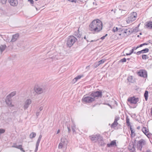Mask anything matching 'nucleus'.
I'll use <instances>...</instances> for the list:
<instances>
[{"label":"nucleus","mask_w":152,"mask_h":152,"mask_svg":"<svg viewBox=\"0 0 152 152\" xmlns=\"http://www.w3.org/2000/svg\"><path fill=\"white\" fill-rule=\"evenodd\" d=\"M31 100L30 99H28L25 102L23 106L24 109L26 110L28 107L29 105L31 103Z\"/></svg>","instance_id":"obj_14"},{"label":"nucleus","mask_w":152,"mask_h":152,"mask_svg":"<svg viewBox=\"0 0 152 152\" xmlns=\"http://www.w3.org/2000/svg\"><path fill=\"white\" fill-rule=\"evenodd\" d=\"M8 1L10 5L13 6H16L18 4L17 0H10Z\"/></svg>","instance_id":"obj_19"},{"label":"nucleus","mask_w":152,"mask_h":152,"mask_svg":"<svg viewBox=\"0 0 152 152\" xmlns=\"http://www.w3.org/2000/svg\"><path fill=\"white\" fill-rule=\"evenodd\" d=\"M61 143H63L64 144H65L67 141V140L64 137H62L61 138Z\"/></svg>","instance_id":"obj_28"},{"label":"nucleus","mask_w":152,"mask_h":152,"mask_svg":"<svg viewBox=\"0 0 152 152\" xmlns=\"http://www.w3.org/2000/svg\"><path fill=\"white\" fill-rule=\"evenodd\" d=\"M7 47V46L5 45H2L0 46V52L2 53L4 51L5 49Z\"/></svg>","instance_id":"obj_23"},{"label":"nucleus","mask_w":152,"mask_h":152,"mask_svg":"<svg viewBox=\"0 0 152 152\" xmlns=\"http://www.w3.org/2000/svg\"><path fill=\"white\" fill-rule=\"evenodd\" d=\"M148 43H144L143 44V45H148Z\"/></svg>","instance_id":"obj_57"},{"label":"nucleus","mask_w":152,"mask_h":152,"mask_svg":"<svg viewBox=\"0 0 152 152\" xmlns=\"http://www.w3.org/2000/svg\"><path fill=\"white\" fill-rule=\"evenodd\" d=\"M5 130L3 129H0V134H2L5 132Z\"/></svg>","instance_id":"obj_40"},{"label":"nucleus","mask_w":152,"mask_h":152,"mask_svg":"<svg viewBox=\"0 0 152 152\" xmlns=\"http://www.w3.org/2000/svg\"><path fill=\"white\" fill-rule=\"evenodd\" d=\"M137 129H140V127L138 126L137 127Z\"/></svg>","instance_id":"obj_59"},{"label":"nucleus","mask_w":152,"mask_h":152,"mask_svg":"<svg viewBox=\"0 0 152 152\" xmlns=\"http://www.w3.org/2000/svg\"><path fill=\"white\" fill-rule=\"evenodd\" d=\"M12 147H14L15 148H18V149H20L21 151L23 152H25L24 150L22 148V145H12Z\"/></svg>","instance_id":"obj_21"},{"label":"nucleus","mask_w":152,"mask_h":152,"mask_svg":"<svg viewBox=\"0 0 152 152\" xmlns=\"http://www.w3.org/2000/svg\"><path fill=\"white\" fill-rule=\"evenodd\" d=\"M83 77V75H78L77 77H75V78L77 80H78L80 79L82 77Z\"/></svg>","instance_id":"obj_37"},{"label":"nucleus","mask_w":152,"mask_h":152,"mask_svg":"<svg viewBox=\"0 0 152 152\" xmlns=\"http://www.w3.org/2000/svg\"><path fill=\"white\" fill-rule=\"evenodd\" d=\"M111 12H113V14H114L115 13V10H113L112 9V10H111V11H110Z\"/></svg>","instance_id":"obj_53"},{"label":"nucleus","mask_w":152,"mask_h":152,"mask_svg":"<svg viewBox=\"0 0 152 152\" xmlns=\"http://www.w3.org/2000/svg\"><path fill=\"white\" fill-rule=\"evenodd\" d=\"M111 97V95L109 93H107L105 94V108L107 110H109L108 107L112 109L115 108V104L117 105V102Z\"/></svg>","instance_id":"obj_2"},{"label":"nucleus","mask_w":152,"mask_h":152,"mask_svg":"<svg viewBox=\"0 0 152 152\" xmlns=\"http://www.w3.org/2000/svg\"><path fill=\"white\" fill-rule=\"evenodd\" d=\"M143 46V44H141L139 46H137V47L136 48V49H137V48H139V47H142Z\"/></svg>","instance_id":"obj_48"},{"label":"nucleus","mask_w":152,"mask_h":152,"mask_svg":"<svg viewBox=\"0 0 152 152\" xmlns=\"http://www.w3.org/2000/svg\"><path fill=\"white\" fill-rule=\"evenodd\" d=\"M71 128L72 130V131L73 133L75 132V129L76 128L75 125L74 124H73V126H71Z\"/></svg>","instance_id":"obj_35"},{"label":"nucleus","mask_w":152,"mask_h":152,"mask_svg":"<svg viewBox=\"0 0 152 152\" xmlns=\"http://www.w3.org/2000/svg\"><path fill=\"white\" fill-rule=\"evenodd\" d=\"M108 147L116 146L117 145L116 143V140H114L111 142L110 143L107 144V145Z\"/></svg>","instance_id":"obj_20"},{"label":"nucleus","mask_w":152,"mask_h":152,"mask_svg":"<svg viewBox=\"0 0 152 152\" xmlns=\"http://www.w3.org/2000/svg\"><path fill=\"white\" fill-rule=\"evenodd\" d=\"M60 132V130L59 129H58L57 131V133H56V134H58V133H59Z\"/></svg>","instance_id":"obj_55"},{"label":"nucleus","mask_w":152,"mask_h":152,"mask_svg":"<svg viewBox=\"0 0 152 152\" xmlns=\"http://www.w3.org/2000/svg\"><path fill=\"white\" fill-rule=\"evenodd\" d=\"M134 48H133L132 49V50H131L130 51V53H131V54H132V53H133L134 52Z\"/></svg>","instance_id":"obj_46"},{"label":"nucleus","mask_w":152,"mask_h":152,"mask_svg":"<svg viewBox=\"0 0 152 152\" xmlns=\"http://www.w3.org/2000/svg\"><path fill=\"white\" fill-rule=\"evenodd\" d=\"M145 25L146 28L149 29L152 28V22L151 21L146 22L145 23Z\"/></svg>","instance_id":"obj_18"},{"label":"nucleus","mask_w":152,"mask_h":152,"mask_svg":"<svg viewBox=\"0 0 152 152\" xmlns=\"http://www.w3.org/2000/svg\"><path fill=\"white\" fill-rule=\"evenodd\" d=\"M16 92L15 91H14L12 92H11L10 94L7 96H9L11 98L12 97L14 96L16 94Z\"/></svg>","instance_id":"obj_29"},{"label":"nucleus","mask_w":152,"mask_h":152,"mask_svg":"<svg viewBox=\"0 0 152 152\" xmlns=\"http://www.w3.org/2000/svg\"><path fill=\"white\" fill-rule=\"evenodd\" d=\"M67 128L68 129V132L69 133L71 132V129L70 128V126H67Z\"/></svg>","instance_id":"obj_45"},{"label":"nucleus","mask_w":152,"mask_h":152,"mask_svg":"<svg viewBox=\"0 0 152 152\" xmlns=\"http://www.w3.org/2000/svg\"><path fill=\"white\" fill-rule=\"evenodd\" d=\"M129 59H130V58H127V60H129Z\"/></svg>","instance_id":"obj_63"},{"label":"nucleus","mask_w":152,"mask_h":152,"mask_svg":"<svg viewBox=\"0 0 152 152\" xmlns=\"http://www.w3.org/2000/svg\"><path fill=\"white\" fill-rule=\"evenodd\" d=\"M39 113H40V112H38V111L37 112V113H36V115L37 116H39Z\"/></svg>","instance_id":"obj_51"},{"label":"nucleus","mask_w":152,"mask_h":152,"mask_svg":"<svg viewBox=\"0 0 152 152\" xmlns=\"http://www.w3.org/2000/svg\"><path fill=\"white\" fill-rule=\"evenodd\" d=\"M119 120V117L118 116H116L115 117L114 121L111 125V127L112 128H114L116 127L118 124L117 121Z\"/></svg>","instance_id":"obj_10"},{"label":"nucleus","mask_w":152,"mask_h":152,"mask_svg":"<svg viewBox=\"0 0 152 152\" xmlns=\"http://www.w3.org/2000/svg\"><path fill=\"white\" fill-rule=\"evenodd\" d=\"M128 101L131 104H136L139 101V99L138 97L135 98L134 96L128 98Z\"/></svg>","instance_id":"obj_9"},{"label":"nucleus","mask_w":152,"mask_h":152,"mask_svg":"<svg viewBox=\"0 0 152 152\" xmlns=\"http://www.w3.org/2000/svg\"><path fill=\"white\" fill-rule=\"evenodd\" d=\"M102 23L101 21L99 19L93 20L90 24L89 30L93 33H97L100 31L102 29Z\"/></svg>","instance_id":"obj_1"},{"label":"nucleus","mask_w":152,"mask_h":152,"mask_svg":"<svg viewBox=\"0 0 152 152\" xmlns=\"http://www.w3.org/2000/svg\"><path fill=\"white\" fill-rule=\"evenodd\" d=\"M127 31H128V30H127V29L125 30H124V31L123 33H126H126L128 32Z\"/></svg>","instance_id":"obj_54"},{"label":"nucleus","mask_w":152,"mask_h":152,"mask_svg":"<svg viewBox=\"0 0 152 152\" xmlns=\"http://www.w3.org/2000/svg\"><path fill=\"white\" fill-rule=\"evenodd\" d=\"M126 123L128 126H129L130 125V124L129 122V119L128 116H126Z\"/></svg>","instance_id":"obj_32"},{"label":"nucleus","mask_w":152,"mask_h":152,"mask_svg":"<svg viewBox=\"0 0 152 152\" xmlns=\"http://www.w3.org/2000/svg\"><path fill=\"white\" fill-rule=\"evenodd\" d=\"M36 135V134L35 132H32L29 135L30 138L32 139L35 137Z\"/></svg>","instance_id":"obj_26"},{"label":"nucleus","mask_w":152,"mask_h":152,"mask_svg":"<svg viewBox=\"0 0 152 152\" xmlns=\"http://www.w3.org/2000/svg\"><path fill=\"white\" fill-rule=\"evenodd\" d=\"M146 144V142L145 140L143 139H140L137 142V150L141 151L142 148L143 146L145 145Z\"/></svg>","instance_id":"obj_7"},{"label":"nucleus","mask_w":152,"mask_h":152,"mask_svg":"<svg viewBox=\"0 0 152 152\" xmlns=\"http://www.w3.org/2000/svg\"><path fill=\"white\" fill-rule=\"evenodd\" d=\"M139 76L144 78L146 77L147 76V72L144 70H140L137 73Z\"/></svg>","instance_id":"obj_11"},{"label":"nucleus","mask_w":152,"mask_h":152,"mask_svg":"<svg viewBox=\"0 0 152 152\" xmlns=\"http://www.w3.org/2000/svg\"><path fill=\"white\" fill-rule=\"evenodd\" d=\"M35 91L38 94L42 93L43 92V90L38 86H35L34 88Z\"/></svg>","instance_id":"obj_12"},{"label":"nucleus","mask_w":152,"mask_h":152,"mask_svg":"<svg viewBox=\"0 0 152 152\" xmlns=\"http://www.w3.org/2000/svg\"><path fill=\"white\" fill-rule=\"evenodd\" d=\"M137 16V14L136 12H133L131 13L127 19L126 20V22L128 23H132L136 19Z\"/></svg>","instance_id":"obj_6"},{"label":"nucleus","mask_w":152,"mask_h":152,"mask_svg":"<svg viewBox=\"0 0 152 152\" xmlns=\"http://www.w3.org/2000/svg\"><path fill=\"white\" fill-rule=\"evenodd\" d=\"M126 59L125 58H123L120 60V61L122 62H124L126 61Z\"/></svg>","instance_id":"obj_42"},{"label":"nucleus","mask_w":152,"mask_h":152,"mask_svg":"<svg viewBox=\"0 0 152 152\" xmlns=\"http://www.w3.org/2000/svg\"><path fill=\"white\" fill-rule=\"evenodd\" d=\"M84 38L85 39H86V36H84Z\"/></svg>","instance_id":"obj_60"},{"label":"nucleus","mask_w":152,"mask_h":152,"mask_svg":"<svg viewBox=\"0 0 152 152\" xmlns=\"http://www.w3.org/2000/svg\"><path fill=\"white\" fill-rule=\"evenodd\" d=\"M118 28L117 27H114L113 28V30L114 32H115L116 31H118Z\"/></svg>","instance_id":"obj_39"},{"label":"nucleus","mask_w":152,"mask_h":152,"mask_svg":"<svg viewBox=\"0 0 152 152\" xmlns=\"http://www.w3.org/2000/svg\"><path fill=\"white\" fill-rule=\"evenodd\" d=\"M130 130L131 132V138L134 137L136 135L135 131L132 129L131 126H130Z\"/></svg>","instance_id":"obj_22"},{"label":"nucleus","mask_w":152,"mask_h":152,"mask_svg":"<svg viewBox=\"0 0 152 152\" xmlns=\"http://www.w3.org/2000/svg\"><path fill=\"white\" fill-rule=\"evenodd\" d=\"M142 58L143 60H146L149 58V57L146 55L143 54L142 55Z\"/></svg>","instance_id":"obj_31"},{"label":"nucleus","mask_w":152,"mask_h":152,"mask_svg":"<svg viewBox=\"0 0 152 152\" xmlns=\"http://www.w3.org/2000/svg\"><path fill=\"white\" fill-rule=\"evenodd\" d=\"M140 35H141V34H141V33H140Z\"/></svg>","instance_id":"obj_64"},{"label":"nucleus","mask_w":152,"mask_h":152,"mask_svg":"<svg viewBox=\"0 0 152 152\" xmlns=\"http://www.w3.org/2000/svg\"><path fill=\"white\" fill-rule=\"evenodd\" d=\"M43 109V107H42V106H41L39 108V110H40V111H41Z\"/></svg>","instance_id":"obj_52"},{"label":"nucleus","mask_w":152,"mask_h":152,"mask_svg":"<svg viewBox=\"0 0 152 152\" xmlns=\"http://www.w3.org/2000/svg\"><path fill=\"white\" fill-rule=\"evenodd\" d=\"M89 137L94 142H98L99 145L103 146L104 144L102 137L99 134L90 136Z\"/></svg>","instance_id":"obj_3"},{"label":"nucleus","mask_w":152,"mask_h":152,"mask_svg":"<svg viewBox=\"0 0 152 152\" xmlns=\"http://www.w3.org/2000/svg\"><path fill=\"white\" fill-rule=\"evenodd\" d=\"M90 96L92 98H94V101L95 99H97L99 98H101L102 96V92L100 91H94L91 92L90 94Z\"/></svg>","instance_id":"obj_5"},{"label":"nucleus","mask_w":152,"mask_h":152,"mask_svg":"<svg viewBox=\"0 0 152 152\" xmlns=\"http://www.w3.org/2000/svg\"><path fill=\"white\" fill-rule=\"evenodd\" d=\"M74 35L78 38H80L81 35L79 33V32H75L74 33Z\"/></svg>","instance_id":"obj_30"},{"label":"nucleus","mask_w":152,"mask_h":152,"mask_svg":"<svg viewBox=\"0 0 152 152\" xmlns=\"http://www.w3.org/2000/svg\"><path fill=\"white\" fill-rule=\"evenodd\" d=\"M149 51V49L148 48H145L141 50L142 53H147Z\"/></svg>","instance_id":"obj_27"},{"label":"nucleus","mask_w":152,"mask_h":152,"mask_svg":"<svg viewBox=\"0 0 152 152\" xmlns=\"http://www.w3.org/2000/svg\"><path fill=\"white\" fill-rule=\"evenodd\" d=\"M131 53H126V55L127 56H128V55H131Z\"/></svg>","instance_id":"obj_56"},{"label":"nucleus","mask_w":152,"mask_h":152,"mask_svg":"<svg viewBox=\"0 0 152 152\" xmlns=\"http://www.w3.org/2000/svg\"><path fill=\"white\" fill-rule=\"evenodd\" d=\"M89 67V66H87L86 67V68L87 69V68H88V67Z\"/></svg>","instance_id":"obj_62"},{"label":"nucleus","mask_w":152,"mask_h":152,"mask_svg":"<svg viewBox=\"0 0 152 152\" xmlns=\"http://www.w3.org/2000/svg\"><path fill=\"white\" fill-rule=\"evenodd\" d=\"M82 101L83 103H90L94 101V99L90 96H86V95H84L82 99Z\"/></svg>","instance_id":"obj_8"},{"label":"nucleus","mask_w":152,"mask_h":152,"mask_svg":"<svg viewBox=\"0 0 152 152\" xmlns=\"http://www.w3.org/2000/svg\"><path fill=\"white\" fill-rule=\"evenodd\" d=\"M5 102L7 105L10 106L11 107L14 106V105L12 104L11 98L9 96H7L6 97Z\"/></svg>","instance_id":"obj_13"},{"label":"nucleus","mask_w":152,"mask_h":152,"mask_svg":"<svg viewBox=\"0 0 152 152\" xmlns=\"http://www.w3.org/2000/svg\"><path fill=\"white\" fill-rule=\"evenodd\" d=\"M77 80L75 78L72 80V83H73V84H74L77 82Z\"/></svg>","instance_id":"obj_44"},{"label":"nucleus","mask_w":152,"mask_h":152,"mask_svg":"<svg viewBox=\"0 0 152 152\" xmlns=\"http://www.w3.org/2000/svg\"><path fill=\"white\" fill-rule=\"evenodd\" d=\"M151 133H148L147 134H146L145 135L147 136V137L149 138L151 137Z\"/></svg>","instance_id":"obj_41"},{"label":"nucleus","mask_w":152,"mask_h":152,"mask_svg":"<svg viewBox=\"0 0 152 152\" xmlns=\"http://www.w3.org/2000/svg\"><path fill=\"white\" fill-rule=\"evenodd\" d=\"M42 135L40 134L39 136V137L37 140V142L36 143V148H35V152H37V151H38V147H39L40 141H41V139L42 138Z\"/></svg>","instance_id":"obj_15"},{"label":"nucleus","mask_w":152,"mask_h":152,"mask_svg":"<svg viewBox=\"0 0 152 152\" xmlns=\"http://www.w3.org/2000/svg\"><path fill=\"white\" fill-rule=\"evenodd\" d=\"M101 39H104V36H103V37H102L101 38Z\"/></svg>","instance_id":"obj_58"},{"label":"nucleus","mask_w":152,"mask_h":152,"mask_svg":"<svg viewBox=\"0 0 152 152\" xmlns=\"http://www.w3.org/2000/svg\"><path fill=\"white\" fill-rule=\"evenodd\" d=\"M128 149L132 152H134L135 150V148L133 142L132 143H129L128 146Z\"/></svg>","instance_id":"obj_16"},{"label":"nucleus","mask_w":152,"mask_h":152,"mask_svg":"<svg viewBox=\"0 0 152 152\" xmlns=\"http://www.w3.org/2000/svg\"><path fill=\"white\" fill-rule=\"evenodd\" d=\"M128 81L130 82H132L133 77L132 76H129L127 78Z\"/></svg>","instance_id":"obj_33"},{"label":"nucleus","mask_w":152,"mask_h":152,"mask_svg":"<svg viewBox=\"0 0 152 152\" xmlns=\"http://www.w3.org/2000/svg\"><path fill=\"white\" fill-rule=\"evenodd\" d=\"M141 53H142L141 51H139L137 52V53H136L137 54V55H139Z\"/></svg>","instance_id":"obj_49"},{"label":"nucleus","mask_w":152,"mask_h":152,"mask_svg":"<svg viewBox=\"0 0 152 152\" xmlns=\"http://www.w3.org/2000/svg\"><path fill=\"white\" fill-rule=\"evenodd\" d=\"M100 65V64L97 62H96L94 64V67L96 68Z\"/></svg>","instance_id":"obj_38"},{"label":"nucleus","mask_w":152,"mask_h":152,"mask_svg":"<svg viewBox=\"0 0 152 152\" xmlns=\"http://www.w3.org/2000/svg\"><path fill=\"white\" fill-rule=\"evenodd\" d=\"M65 144H64L63 143L60 142L59 143L58 146V148L59 149H61L63 146Z\"/></svg>","instance_id":"obj_34"},{"label":"nucleus","mask_w":152,"mask_h":152,"mask_svg":"<svg viewBox=\"0 0 152 152\" xmlns=\"http://www.w3.org/2000/svg\"><path fill=\"white\" fill-rule=\"evenodd\" d=\"M28 1L30 2L31 4H33L34 1L33 0H28Z\"/></svg>","instance_id":"obj_50"},{"label":"nucleus","mask_w":152,"mask_h":152,"mask_svg":"<svg viewBox=\"0 0 152 152\" xmlns=\"http://www.w3.org/2000/svg\"><path fill=\"white\" fill-rule=\"evenodd\" d=\"M77 40L76 38L73 36H69L67 41L66 44L67 46L71 47Z\"/></svg>","instance_id":"obj_4"},{"label":"nucleus","mask_w":152,"mask_h":152,"mask_svg":"<svg viewBox=\"0 0 152 152\" xmlns=\"http://www.w3.org/2000/svg\"><path fill=\"white\" fill-rule=\"evenodd\" d=\"M19 34L18 33L15 34L13 35L12 36L11 39V42H14L17 40L18 38L19 37Z\"/></svg>","instance_id":"obj_17"},{"label":"nucleus","mask_w":152,"mask_h":152,"mask_svg":"<svg viewBox=\"0 0 152 152\" xmlns=\"http://www.w3.org/2000/svg\"><path fill=\"white\" fill-rule=\"evenodd\" d=\"M148 130V129L146 127H143L142 129V132L145 135L149 132Z\"/></svg>","instance_id":"obj_24"},{"label":"nucleus","mask_w":152,"mask_h":152,"mask_svg":"<svg viewBox=\"0 0 152 152\" xmlns=\"http://www.w3.org/2000/svg\"><path fill=\"white\" fill-rule=\"evenodd\" d=\"M7 0H0V3L2 4H6Z\"/></svg>","instance_id":"obj_36"},{"label":"nucleus","mask_w":152,"mask_h":152,"mask_svg":"<svg viewBox=\"0 0 152 152\" xmlns=\"http://www.w3.org/2000/svg\"><path fill=\"white\" fill-rule=\"evenodd\" d=\"M107 35V34H105V37H106Z\"/></svg>","instance_id":"obj_61"},{"label":"nucleus","mask_w":152,"mask_h":152,"mask_svg":"<svg viewBox=\"0 0 152 152\" xmlns=\"http://www.w3.org/2000/svg\"><path fill=\"white\" fill-rule=\"evenodd\" d=\"M104 62V60L103 59H102L101 60L99 61L98 62H97L98 63H99L100 64V65L102 63H103Z\"/></svg>","instance_id":"obj_43"},{"label":"nucleus","mask_w":152,"mask_h":152,"mask_svg":"<svg viewBox=\"0 0 152 152\" xmlns=\"http://www.w3.org/2000/svg\"><path fill=\"white\" fill-rule=\"evenodd\" d=\"M126 10H122L121 12L123 13V14H126Z\"/></svg>","instance_id":"obj_47"},{"label":"nucleus","mask_w":152,"mask_h":152,"mask_svg":"<svg viewBox=\"0 0 152 152\" xmlns=\"http://www.w3.org/2000/svg\"><path fill=\"white\" fill-rule=\"evenodd\" d=\"M144 96L145 100L147 101L148 99V91H145L144 94Z\"/></svg>","instance_id":"obj_25"}]
</instances>
